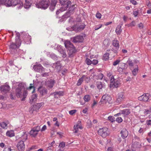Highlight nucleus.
I'll use <instances>...</instances> for the list:
<instances>
[{
    "label": "nucleus",
    "instance_id": "obj_21",
    "mask_svg": "<svg viewBox=\"0 0 151 151\" xmlns=\"http://www.w3.org/2000/svg\"><path fill=\"white\" fill-rule=\"evenodd\" d=\"M120 112L123 115L124 117L127 116L130 114V110L128 109H125L123 110H120Z\"/></svg>",
    "mask_w": 151,
    "mask_h": 151
},
{
    "label": "nucleus",
    "instance_id": "obj_26",
    "mask_svg": "<svg viewBox=\"0 0 151 151\" xmlns=\"http://www.w3.org/2000/svg\"><path fill=\"white\" fill-rule=\"evenodd\" d=\"M121 137L123 139L126 138L128 135V132L127 129H123L120 132Z\"/></svg>",
    "mask_w": 151,
    "mask_h": 151
},
{
    "label": "nucleus",
    "instance_id": "obj_35",
    "mask_svg": "<svg viewBox=\"0 0 151 151\" xmlns=\"http://www.w3.org/2000/svg\"><path fill=\"white\" fill-rule=\"evenodd\" d=\"M71 14L68 11L65 14L62 16V18L63 19V20H61V21H63V20H65L67 18L69 17Z\"/></svg>",
    "mask_w": 151,
    "mask_h": 151
},
{
    "label": "nucleus",
    "instance_id": "obj_48",
    "mask_svg": "<svg viewBox=\"0 0 151 151\" xmlns=\"http://www.w3.org/2000/svg\"><path fill=\"white\" fill-rule=\"evenodd\" d=\"M85 62L88 65L92 64V60L87 58Z\"/></svg>",
    "mask_w": 151,
    "mask_h": 151
},
{
    "label": "nucleus",
    "instance_id": "obj_61",
    "mask_svg": "<svg viewBox=\"0 0 151 151\" xmlns=\"http://www.w3.org/2000/svg\"><path fill=\"white\" fill-rule=\"evenodd\" d=\"M67 71V70L66 69H64L61 72V74L62 75H65Z\"/></svg>",
    "mask_w": 151,
    "mask_h": 151
},
{
    "label": "nucleus",
    "instance_id": "obj_16",
    "mask_svg": "<svg viewBox=\"0 0 151 151\" xmlns=\"http://www.w3.org/2000/svg\"><path fill=\"white\" fill-rule=\"evenodd\" d=\"M150 96L149 93H144L142 95L139 97L138 98V99L139 101L147 102L150 98Z\"/></svg>",
    "mask_w": 151,
    "mask_h": 151
},
{
    "label": "nucleus",
    "instance_id": "obj_7",
    "mask_svg": "<svg viewBox=\"0 0 151 151\" xmlns=\"http://www.w3.org/2000/svg\"><path fill=\"white\" fill-rule=\"evenodd\" d=\"M68 0H59L60 4L63 5V6L60 9L61 11H63L66 10L71 5V2L67 1Z\"/></svg>",
    "mask_w": 151,
    "mask_h": 151
},
{
    "label": "nucleus",
    "instance_id": "obj_31",
    "mask_svg": "<svg viewBox=\"0 0 151 151\" xmlns=\"http://www.w3.org/2000/svg\"><path fill=\"white\" fill-rule=\"evenodd\" d=\"M54 83V80L52 79H50L46 83L47 86L50 88H52L53 86Z\"/></svg>",
    "mask_w": 151,
    "mask_h": 151
},
{
    "label": "nucleus",
    "instance_id": "obj_36",
    "mask_svg": "<svg viewBox=\"0 0 151 151\" xmlns=\"http://www.w3.org/2000/svg\"><path fill=\"white\" fill-rule=\"evenodd\" d=\"M6 135L8 137H12L14 136V133L13 130L8 131L6 133Z\"/></svg>",
    "mask_w": 151,
    "mask_h": 151
},
{
    "label": "nucleus",
    "instance_id": "obj_64",
    "mask_svg": "<svg viewBox=\"0 0 151 151\" xmlns=\"http://www.w3.org/2000/svg\"><path fill=\"white\" fill-rule=\"evenodd\" d=\"M65 143L64 142H62L60 143L59 145V147H60L63 148L65 146Z\"/></svg>",
    "mask_w": 151,
    "mask_h": 151
},
{
    "label": "nucleus",
    "instance_id": "obj_4",
    "mask_svg": "<svg viewBox=\"0 0 151 151\" xmlns=\"http://www.w3.org/2000/svg\"><path fill=\"white\" fill-rule=\"evenodd\" d=\"M120 83L118 78L116 79L113 76L111 78L110 87V88H117L119 87Z\"/></svg>",
    "mask_w": 151,
    "mask_h": 151
},
{
    "label": "nucleus",
    "instance_id": "obj_3",
    "mask_svg": "<svg viewBox=\"0 0 151 151\" xmlns=\"http://www.w3.org/2000/svg\"><path fill=\"white\" fill-rule=\"evenodd\" d=\"M22 139L23 140L19 142L17 145V147L18 150L19 151H24L25 146L24 143V140H26L27 138V135L26 134H24L22 137Z\"/></svg>",
    "mask_w": 151,
    "mask_h": 151
},
{
    "label": "nucleus",
    "instance_id": "obj_29",
    "mask_svg": "<svg viewBox=\"0 0 151 151\" xmlns=\"http://www.w3.org/2000/svg\"><path fill=\"white\" fill-rule=\"evenodd\" d=\"M37 94L32 95L30 99V103L31 104L35 103L37 99Z\"/></svg>",
    "mask_w": 151,
    "mask_h": 151
},
{
    "label": "nucleus",
    "instance_id": "obj_33",
    "mask_svg": "<svg viewBox=\"0 0 151 151\" xmlns=\"http://www.w3.org/2000/svg\"><path fill=\"white\" fill-rule=\"evenodd\" d=\"M122 25V24L120 26H118L116 27L115 31L117 35H120L121 33L122 30L121 28Z\"/></svg>",
    "mask_w": 151,
    "mask_h": 151
},
{
    "label": "nucleus",
    "instance_id": "obj_51",
    "mask_svg": "<svg viewBox=\"0 0 151 151\" xmlns=\"http://www.w3.org/2000/svg\"><path fill=\"white\" fill-rule=\"evenodd\" d=\"M116 121L118 123H121L123 121V119L121 117H118L116 118Z\"/></svg>",
    "mask_w": 151,
    "mask_h": 151
},
{
    "label": "nucleus",
    "instance_id": "obj_58",
    "mask_svg": "<svg viewBox=\"0 0 151 151\" xmlns=\"http://www.w3.org/2000/svg\"><path fill=\"white\" fill-rule=\"evenodd\" d=\"M120 61V60H116L113 63V65L114 66H115L118 64Z\"/></svg>",
    "mask_w": 151,
    "mask_h": 151
},
{
    "label": "nucleus",
    "instance_id": "obj_18",
    "mask_svg": "<svg viewBox=\"0 0 151 151\" xmlns=\"http://www.w3.org/2000/svg\"><path fill=\"white\" fill-rule=\"evenodd\" d=\"M111 99V98L108 95H104L102 97L101 101L103 103H106L109 101Z\"/></svg>",
    "mask_w": 151,
    "mask_h": 151
},
{
    "label": "nucleus",
    "instance_id": "obj_8",
    "mask_svg": "<svg viewBox=\"0 0 151 151\" xmlns=\"http://www.w3.org/2000/svg\"><path fill=\"white\" fill-rule=\"evenodd\" d=\"M139 61L137 60H132L129 58L127 61V63L128 64L131 70H132L134 67L137 66V64Z\"/></svg>",
    "mask_w": 151,
    "mask_h": 151
},
{
    "label": "nucleus",
    "instance_id": "obj_40",
    "mask_svg": "<svg viewBox=\"0 0 151 151\" xmlns=\"http://www.w3.org/2000/svg\"><path fill=\"white\" fill-rule=\"evenodd\" d=\"M8 124V123H7L6 122H1L0 123V127L4 129H7V125Z\"/></svg>",
    "mask_w": 151,
    "mask_h": 151
},
{
    "label": "nucleus",
    "instance_id": "obj_20",
    "mask_svg": "<svg viewBox=\"0 0 151 151\" xmlns=\"http://www.w3.org/2000/svg\"><path fill=\"white\" fill-rule=\"evenodd\" d=\"M76 51L75 48H73L68 49L67 52L69 57H73Z\"/></svg>",
    "mask_w": 151,
    "mask_h": 151
},
{
    "label": "nucleus",
    "instance_id": "obj_38",
    "mask_svg": "<svg viewBox=\"0 0 151 151\" xmlns=\"http://www.w3.org/2000/svg\"><path fill=\"white\" fill-rule=\"evenodd\" d=\"M3 4L7 6H10L12 5L11 0H4Z\"/></svg>",
    "mask_w": 151,
    "mask_h": 151
},
{
    "label": "nucleus",
    "instance_id": "obj_28",
    "mask_svg": "<svg viewBox=\"0 0 151 151\" xmlns=\"http://www.w3.org/2000/svg\"><path fill=\"white\" fill-rule=\"evenodd\" d=\"M51 1L50 9L52 11L55 9V6L58 2V0H51Z\"/></svg>",
    "mask_w": 151,
    "mask_h": 151
},
{
    "label": "nucleus",
    "instance_id": "obj_41",
    "mask_svg": "<svg viewBox=\"0 0 151 151\" xmlns=\"http://www.w3.org/2000/svg\"><path fill=\"white\" fill-rule=\"evenodd\" d=\"M132 71V73L134 76H135L138 72V66L134 67Z\"/></svg>",
    "mask_w": 151,
    "mask_h": 151
},
{
    "label": "nucleus",
    "instance_id": "obj_10",
    "mask_svg": "<svg viewBox=\"0 0 151 151\" xmlns=\"http://www.w3.org/2000/svg\"><path fill=\"white\" fill-rule=\"evenodd\" d=\"M85 24L83 23H78L73 27V30L76 32L81 31L85 28Z\"/></svg>",
    "mask_w": 151,
    "mask_h": 151
},
{
    "label": "nucleus",
    "instance_id": "obj_25",
    "mask_svg": "<svg viewBox=\"0 0 151 151\" xmlns=\"http://www.w3.org/2000/svg\"><path fill=\"white\" fill-rule=\"evenodd\" d=\"M38 91L42 96L46 94L47 93V89L42 87H39L38 88Z\"/></svg>",
    "mask_w": 151,
    "mask_h": 151
},
{
    "label": "nucleus",
    "instance_id": "obj_24",
    "mask_svg": "<svg viewBox=\"0 0 151 151\" xmlns=\"http://www.w3.org/2000/svg\"><path fill=\"white\" fill-rule=\"evenodd\" d=\"M52 67L56 69L57 71H59L61 70V65L60 62L58 61L53 64Z\"/></svg>",
    "mask_w": 151,
    "mask_h": 151
},
{
    "label": "nucleus",
    "instance_id": "obj_32",
    "mask_svg": "<svg viewBox=\"0 0 151 151\" xmlns=\"http://www.w3.org/2000/svg\"><path fill=\"white\" fill-rule=\"evenodd\" d=\"M124 98V93L122 92L118 94L117 100L118 101L120 102L123 100Z\"/></svg>",
    "mask_w": 151,
    "mask_h": 151
},
{
    "label": "nucleus",
    "instance_id": "obj_11",
    "mask_svg": "<svg viewBox=\"0 0 151 151\" xmlns=\"http://www.w3.org/2000/svg\"><path fill=\"white\" fill-rule=\"evenodd\" d=\"M0 89L3 94H5L9 91L10 88L7 83H6L4 85L0 86Z\"/></svg>",
    "mask_w": 151,
    "mask_h": 151
},
{
    "label": "nucleus",
    "instance_id": "obj_63",
    "mask_svg": "<svg viewBox=\"0 0 151 151\" xmlns=\"http://www.w3.org/2000/svg\"><path fill=\"white\" fill-rule=\"evenodd\" d=\"M138 27L140 29H142L144 27L143 24L142 23H140L138 24Z\"/></svg>",
    "mask_w": 151,
    "mask_h": 151
},
{
    "label": "nucleus",
    "instance_id": "obj_57",
    "mask_svg": "<svg viewBox=\"0 0 151 151\" xmlns=\"http://www.w3.org/2000/svg\"><path fill=\"white\" fill-rule=\"evenodd\" d=\"M55 143V141H53L51 143V144H49L48 145L49 147H48V149H47V150H48V149H51V147L52 146V145Z\"/></svg>",
    "mask_w": 151,
    "mask_h": 151
},
{
    "label": "nucleus",
    "instance_id": "obj_1",
    "mask_svg": "<svg viewBox=\"0 0 151 151\" xmlns=\"http://www.w3.org/2000/svg\"><path fill=\"white\" fill-rule=\"evenodd\" d=\"M21 42L18 38L15 39V42H12L9 45V51L13 55L15 53V52L18 50L21 45Z\"/></svg>",
    "mask_w": 151,
    "mask_h": 151
},
{
    "label": "nucleus",
    "instance_id": "obj_53",
    "mask_svg": "<svg viewBox=\"0 0 151 151\" xmlns=\"http://www.w3.org/2000/svg\"><path fill=\"white\" fill-rule=\"evenodd\" d=\"M12 150L11 149V147H5L3 151H11Z\"/></svg>",
    "mask_w": 151,
    "mask_h": 151
},
{
    "label": "nucleus",
    "instance_id": "obj_45",
    "mask_svg": "<svg viewBox=\"0 0 151 151\" xmlns=\"http://www.w3.org/2000/svg\"><path fill=\"white\" fill-rule=\"evenodd\" d=\"M109 54L108 53H105L103 56V59L106 60L109 59Z\"/></svg>",
    "mask_w": 151,
    "mask_h": 151
},
{
    "label": "nucleus",
    "instance_id": "obj_27",
    "mask_svg": "<svg viewBox=\"0 0 151 151\" xmlns=\"http://www.w3.org/2000/svg\"><path fill=\"white\" fill-rule=\"evenodd\" d=\"M32 3V0H25V2L24 5V7L25 9H28L31 6Z\"/></svg>",
    "mask_w": 151,
    "mask_h": 151
},
{
    "label": "nucleus",
    "instance_id": "obj_49",
    "mask_svg": "<svg viewBox=\"0 0 151 151\" xmlns=\"http://www.w3.org/2000/svg\"><path fill=\"white\" fill-rule=\"evenodd\" d=\"M108 120L112 122H114L115 121V118L113 116H109L108 117Z\"/></svg>",
    "mask_w": 151,
    "mask_h": 151
},
{
    "label": "nucleus",
    "instance_id": "obj_13",
    "mask_svg": "<svg viewBox=\"0 0 151 151\" xmlns=\"http://www.w3.org/2000/svg\"><path fill=\"white\" fill-rule=\"evenodd\" d=\"M57 50L61 54H62V57L64 58H66L67 55L66 54L65 50V48L60 45H58L57 48Z\"/></svg>",
    "mask_w": 151,
    "mask_h": 151
},
{
    "label": "nucleus",
    "instance_id": "obj_12",
    "mask_svg": "<svg viewBox=\"0 0 151 151\" xmlns=\"http://www.w3.org/2000/svg\"><path fill=\"white\" fill-rule=\"evenodd\" d=\"M20 36L21 37H22L23 40L27 43H28L30 41L31 39V36L25 32H23L21 34Z\"/></svg>",
    "mask_w": 151,
    "mask_h": 151
},
{
    "label": "nucleus",
    "instance_id": "obj_39",
    "mask_svg": "<svg viewBox=\"0 0 151 151\" xmlns=\"http://www.w3.org/2000/svg\"><path fill=\"white\" fill-rule=\"evenodd\" d=\"M85 77V75H83L81 78L79 79L77 83V86H79L81 84L82 82L84 80V78Z\"/></svg>",
    "mask_w": 151,
    "mask_h": 151
},
{
    "label": "nucleus",
    "instance_id": "obj_44",
    "mask_svg": "<svg viewBox=\"0 0 151 151\" xmlns=\"http://www.w3.org/2000/svg\"><path fill=\"white\" fill-rule=\"evenodd\" d=\"M83 99L85 101L88 102L91 99V97L89 95H86L84 97Z\"/></svg>",
    "mask_w": 151,
    "mask_h": 151
},
{
    "label": "nucleus",
    "instance_id": "obj_43",
    "mask_svg": "<svg viewBox=\"0 0 151 151\" xmlns=\"http://www.w3.org/2000/svg\"><path fill=\"white\" fill-rule=\"evenodd\" d=\"M51 94H54L55 96L56 95H58L59 96H62L63 95V93L62 91H56L51 93Z\"/></svg>",
    "mask_w": 151,
    "mask_h": 151
},
{
    "label": "nucleus",
    "instance_id": "obj_52",
    "mask_svg": "<svg viewBox=\"0 0 151 151\" xmlns=\"http://www.w3.org/2000/svg\"><path fill=\"white\" fill-rule=\"evenodd\" d=\"M97 76L98 79L101 80L103 78L104 75L102 73H100Z\"/></svg>",
    "mask_w": 151,
    "mask_h": 151
},
{
    "label": "nucleus",
    "instance_id": "obj_56",
    "mask_svg": "<svg viewBox=\"0 0 151 151\" xmlns=\"http://www.w3.org/2000/svg\"><path fill=\"white\" fill-rule=\"evenodd\" d=\"M98 62L97 60L94 59L92 61V64L93 65H95L97 64Z\"/></svg>",
    "mask_w": 151,
    "mask_h": 151
},
{
    "label": "nucleus",
    "instance_id": "obj_62",
    "mask_svg": "<svg viewBox=\"0 0 151 151\" xmlns=\"http://www.w3.org/2000/svg\"><path fill=\"white\" fill-rule=\"evenodd\" d=\"M102 26L101 24H99V25L96 26L95 27V30H97L99 29Z\"/></svg>",
    "mask_w": 151,
    "mask_h": 151
},
{
    "label": "nucleus",
    "instance_id": "obj_60",
    "mask_svg": "<svg viewBox=\"0 0 151 151\" xmlns=\"http://www.w3.org/2000/svg\"><path fill=\"white\" fill-rule=\"evenodd\" d=\"M101 15L99 12H97L96 14V17L97 18L100 19L101 17Z\"/></svg>",
    "mask_w": 151,
    "mask_h": 151
},
{
    "label": "nucleus",
    "instance_id": "obj_47",
    "mask_svg": "<svg viewBox=\"0 0 151 151\" xmlns=\"http://www.w3.org/2000/svg\"><path fill=\"white\" fill-rule=\"evenodd\" d=\"M136 23L135 21H133L130 23L128 24L127 25L128 27H132L136 25Z\"/></svg>",
    "mask_w": 151,
    "mask_h": 151
},
{
    "label": "nucleus",
    "instance_id": "obj_2",
    "mask_svg": "<svg viewBox=\"0 0 151 151\" xmlns=\"http://www.w3.org/2000/svg\"><path fill=\"white\" fill-rule=\"evenodd\" d=\"M50 5L49 0H44L40 1L39 3L35 4L36 6L38 8H41L44 9H47Z\"/></svg>",
    "mask_w": 151,
    "mask_h": 151
},
{
    "label": "nucleus",
    "instance_id": "obj_6",
    "mask_svg": "<svg viewBox=\"0 0 151 151\" xmlns=\"http://www.w3.org/2000/svg\"><path fill=\"white\" fill-rule=\"evenodd\" d=\"M98 133L99 135L104 138H105L110 134L109 131L106 127L100 129L98 131Z\"/></svg>",
    "mask_w": 151,
    "mask_h": 151
},
{
    "label": "nucleus",
    "instance_id": "obj_54",
    "mask_svg": "<svg viewBox=\"0 0 151 151\" xmlns=\"http://www.w3.org/2000/svg\"><path fill=\"white\" fill-rule=\"evenodd\" d=\"M32 84H30V86L28 88V89H29V90H31L33 88V91L32 92V93H33L34 92V91H35V87L34 86H32Z\"/></svg>",
    "mask_w": 151,
    "mask_h": 151
},
{
    "label": "nucleus",
    "instance_id": "obj_50",
    "mask_svg": "<svg viewBox=\"0 0 151 151\" xmlns=\"http://www.w3.org/2000/svg\"><path fill=\"white\" fill-rule=\"evenodd\" d=\"M107 76L109 77V79L111 80V78L113 76L114 78V76L112 75V73L110 72H108L107 73Z\"/></svg>",
    "mask_w": 151,
    "mask_h": 151
},
{
    "label": "nucleus",
    "instance_id": "obj_59",
    "mask_svg": "<svg viewBox=\"0 0 151 151\" xmlns=\"http://www.w3.org/2000/svg\"><path fill=\"white\" fill-rule=\"evenodd\" d=\"M76 110H73L69 111V114L71 115H73L76 113Z\"/></svg>",
    "mask_w": 151,
    "mask_h": 151
},
{
    "label": "nucleus",
    "instance_id": "obj_23",
    "mask_svg": "<svg viewBox=\"0 0 151 151\" xmlns=\"http://www.w3.org/2000/svg\"><path fill=\"white\" fill-rule=\"evenodd\" d=\"M64 44L65 47L67 49L75 48L73 44L69 41H65L64 42Z\"/></svg>",
    "mask_w": 151,
    "mask_h": 151
},
{
    "label": "nucleus",
    "instance_id": "obj_9",
    "mask_svg": "<svg viewBox=\"0 0 151 151\" xmlns=\"http://www.w3.org/2000/svg\"><path fill=\"white\" fill-rule=\"evenodd\" d=\"M40 130V126H37L33 127L30 131L29 134L32 137H35L37 134L38 132Z\"/></svg>",
    "mask_w": 151,
    "mask_h": 151
},
{
    "label": "nucleus",
    "instance_id": "obj_34",
    "mask_svg": "<svg viewBox=\"0 0 151 151\" xmlns=\"http://www.w3.org/2000/svg\"><path fill=\"white\" fill-rule=\"evenodd\" d=\"M112 45L114 46L116 49H119V41L117 40H114L112 42Z\"/></svg>",
    "mask_w": 151,
    "mask_h": 151
},
{
    "label": "nucleus",
    "instance_id": "obj_42",
    "mask_svg": "<svg viewBox=\"0 0 151 151\" xmlns=\"http://www.w3.org/2000/svg\"><path fill=\"white\" fill-rule=\"evenodd\" d=\"M23 94L22 95V96H23V98L22 99V101H24V99L26 98L27 96V92L26 90H23Z\"/></svg>",
    "mask_w": 151,
    "mask_h": 151
},
{
    "label": "nucleus",
    "instance_id": "obj_37",
    "mask_svg": "<svg viewBox=\"0 0 151 151\" xmlns=\"http://www.w3.org/2000/svg\"><path fill=\"white\" fill-rule=\"evenodd\" d=\"M24 51L22 50H21L19 48L18 50L15 52V53H14L13 55H22V54L24 53Z\"/></svg>",
    "mask_w": 151,
    "mask_h": 151
},
{
    "label": "nucleus",
    "instance_id": "obj_15",
    "mask_svg": "<svg viewBox=\"0 0 151 151\" xmlns=\"http://www.w3.org/2000/svg\"><path fill=\"white\" fill-rule=\"evenodd\" d=\"M34 70L38 72L42 73L45 71L44 68L40 64H37L33 66Z\"/></svg>",
    "mask_w": 151,
    "mask_h": 151
},
{
    "label": "nucleus",
    "instance_id": "obj_5",
    "mask_svg": "<svg viewBox=\"0 0 151 151\" xmlns=\"http://www.w3.org/2000/svg\"><path fill=\"white\" fill-rule=\"evenodd\" d=\"M25 90V87L22 83L19 84L18 87L16 90V95L18 97H22V91Z\"/></svg>",
    "mask_w": 151,
    "mask_h": 151
},
{
    "label": "nucleus",
    "instance_id": "obj_55",
    "mask_svg": "<svg viewBox=\"0 0 151 151\" xmlns=\"http://www.w3.org/2000/svg\"><path fill=\"white\" fill-rule=\"evenodd\" d=\"M127 67V65L125 63H122L121 65V68L123 69H125Z\"/></svg>",
    "mask_w": 151,
    "mask_h": 151
},
{
    "label": "nucleus",
    "instance_id": "obj_14",
    "mask_svg": "<svg viewBox=\"0 0 151 151\" xmlns=\"http://www.w3.org/2000/svg\"><path fill=\"white\" fill-rule=\"evenodd\" d=\"M12 5H18V9H21L23 6L22 1L20 0H11Z\"/></svg>",
    "mask_w": 151,
    "mask_h": 151
},
{
    "label": "nucleus",
    "instance_id": "obj_22",
    "mask_svg": "<svg viewBox=\"0 0 151 151\" xmlns=\"http://www.w3.org/2000/svg\"><path fill=\"white\" fill-rule=\"evenodd\" d=\"M83 40V37L81 35L73 37V42H81Z\"/></svg>",
    "mask_w": 151,
    "mask_h": 151
},
{
    "label": "nucleus",
    "instance_id": "obj_30",
    "mask_svg": "<svg viewBox=\"0 0 151 151\" xmlns=\"http://www.w3.org/2000/svg\"><path fill=\"white\" fill-rule=\"evenodd\" d=\"M76 5H72L69 8L68 12L71 14H73L74 12V10L76 9Z\"/></svg>",
    "mask_w": 151,
    "mask_h": 151
},
{
    "label": "nucleus",
    "instance_id": "obj_19",
    "mask_svg": "<svg viewBox=\"0 0 151 151\" xmlns=\"http://www.w3.org/2000/svg\"><path fill=\"white\" fill-rule=\"evenodd\" d=\"M44 103L42 102L40 103H38L36 104L35 105L33 106L32 111H37L38 110L40 107L43 105Z\"/></svg>",
    "mask_w": 151,
    "mask_h": 151
},
{
    "label": "nucleus",
    "instance_id": "obj_46",
    "mask_svg": "<svg viewBox=\"0 0 151 151\" xmlns=\"http://www.w3.org/2000/svg\"><path fill=\"white\" fill-rule=\"evenodd\" d=\"M97 86L99 89H101L103 87V85L101 82H98L97 83Z\"/></svg>",
    "mask_w": 151,
    "mask_h": 151
},
{
    "label": "nucleus",
    "instance_id": "obj_17",
    "mask_svg": "<svg viewBox=\"0 0 151 151\" xmlns=\"http://www.w3.org/2000/svg\"><path fill=\"white\" fill-rule=\"evenodd\" d=\"M79 128L81 129H82V127L80 125L77 124L74 125L73 132L75 135L77 136L79 135V134L78 132Z\"/></svg>",
    "mask_w": 151,
    "mask_h": 151
}]
</instances>
